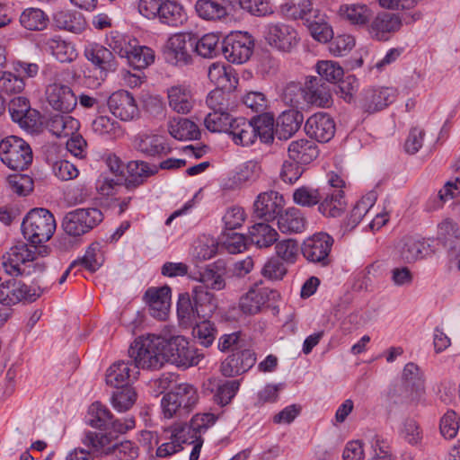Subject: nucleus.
Wrapping results in <instances>:
<instances>
[{
    "label": "nucleus",
    "mask_w": 460,
    "mask_h": 460,
    "mask_svg": "<svg viewBox=\"0 0 460 460\" xmlns=\"http://www.w3.org/2000/svg\"><path fill=\"white\" fill-rule=\"evenodd\" d=\"M2 266L11 276H31L45 270V263L37 258L36 247L18 242L2 256Z\"/></svg>",
    "instance_id": "obj_1"
},
{
    "label": "nucleus",
    "mask_w": 460,
    "mask_h": 460,
    "mask_svg": "<svg viewBox=\"0 0 460 460\" xmlns=\"http://www.w3.org/2000/svg\"><path fill=\"white\" fill-rule=\"evenodd\" d=\"M106 44L111 50L136 69H144L155 61V52L146 46L138 44L137 39L118 31H111L106 38Z\"/></svg>",
    "instance_id": "obj_2"
},
{
    "label": "nucleus",
    "mask_w": 460,
    "mask_h": 460,
    "mask_svg": "<svg viewBox=\"0 0 460 460\" xmlns=\"http://www.w3.org/2000/svg\"><path fill=\"white\" fill-rule=\"evenodd\" d=\"M164 344L165 339L148 333L137 337L128 353L138 368L159 369L165 363Z\"/></svg>",
    "instance_id": "obj_3"
},
{
    "label": "nucleus",
    "mask_w": 460,
    "mask_h": 460,
    "mask_svg": "<svg viewBox=\"0 0 460 460\" xmlns=\"http://www.w3.org/2000/svg\"><path fill=\"white\" fill-rule=\"evenodd\" d=\"M198 402V390L190 384H180L163 396L161 400L163 415L166 419L186 417Z\"/></svg>",
    "instance_id": "obj_4"
},
{
    "label": "nucleus",
    "mask_w": 460,
    "mask_h": 460,
    "mask_svg": "<svg viewBox=\"0 0 460 460\" xmlns=\"http://www.w3.org/2000/svg\"><path fill=\"white\" fill-rule=\"evenodd\" d=\"M56 230L54 216L46 208H33L23 218L22 233L33 245L49 241Z\"/></svg>",
    "instance_id": "obj_5"
},
{
    "label": "nucleus",
    "mask_w": 460,
    "mask_h": 460,
    "mask_svg": "<svg viewBox=\"0 0 460 460\" xmlns=\"http://www.w3.org/2000/svg\"><path fill=\"white\" fill-rule=\"evenodd\" d=\"M32 150L22 138L10 136L0 142V159L14 171H23L32 163Z\"/></svg>",
    "instance_id": "obj_6"
},
{
    "label": "nucleus",
    "mask_w": 460,
    "mask_h": 460,
    "mask_svg": "<svg viewBox=\"0 0 460 460\" xmlns=\"http://www.w3.org/2000/svg\"><path fill=\"white\" fill-rule=\"evenodd\" d=\"M165 362L177 367H190L196 366L203 358V354L191 346L183 336H174L165 340Z\"/></svg>",
    "instance_id": "obj_7"
},
{
    "label": "nucleus",
    "mask_w": 460,
    "mask_h": 460,
    "mask_svg": "<svg viewBox=\"0 0 460 460\" xmlns=\"http://www.w3.org/2000/svg\"><path fill=\"white\" fill-rule=\"evenodd\" d=\"M262 33L266 43L279 52L289 53L299 42L296 30L285 22H269L263 27Z\"/></svg>",
    "instance_id": "obj_8"
},
{
    "label": "nucleus",
    "mask_w": 460,
    "mask_h": 460,
    "mask_svg": "<svg viewBox=\"0 0 460 460\" xmlns=\"http://www.w3.org/2000/svg\"><path fill=\"white\" fill-rule=\"evenodd\" d=\"M103 219L98 208H78L67 213L62 222L64 231L71 236H80L98 226Z\"/></svg>",
    "instance_id": "obj_9"
},
{
    "label": "nucleus",
    "mask_w": 460,
    "mask_h": 460,
    "mask_svg": "<svg viewBox=\"0 0 460 460\" xmlns=\"http://www.w3.org/2000/svg\"><path fill=\"white\" fill-rule=\"evenodd\" d=\"M254 41L247 32H234L227 35L222 42V53L226 59L234 64L245 63L252 56Z\"/></svg>",
    "instance_id": "obj_10"
},
{
    "label": "nucleus",
    "mask_w": 460,
    "mask_h": 460,
    "mask_svg": "<svg viewBox=\"0 0 460 460\" xmlns=\"http://www.w3.org/2000/svg\"><path fill=\"white\" fill-rule=\"evenodd\" d=\"M333 243V238L327 233H315L304 240L301 252L308 261L327 266L331 263L330 252Z\"/></svg>",
    "instance_id": "obj_11"
},
{
    "label": "nucleus",
    "mask_w": 460,
    "mask_h": 460,
    "mask_svg": "<svg viewBox=\"0 0 460 460\" xmlns=\"http://www.w3.org/2000/svg\"><path fill=\"white\" fill-rule=\"evenodd\" d=\"M43 293V289L36 286H28L14 279L0 284V304L13 305L22 300L35 301Z\"/></svg>",
    "instance_id": "obj_12"
},
{
    "label": "nucleus",
    "mask_w": 460,
    "mask_h": 460,
    "mask_svg": "<svg viewBox=\"0 0 460 460\" xmlns=\"http://www.w3.org/2000/svg\"><path fill=\"white\" fill-rule=\"evenodd\" d=\"M193 48L194 39L190 34H173L168 39L165 45V59L174 66H186L191 61L190 51Z\"/></svg>",
    "instance_id": "obj_13"
},
{
    "label": "nucleus",
    "mask_w": 460,
    "mask_h": 460,
    "mask_svg": "<svg viewBox=\"0 0 460 460\" xmlns=\"http://www.w3.org/2000/svg\"><path fill=\"white\" fill-rule=\"evenodd\" d=\"M45 96L49 105L62 113H70L77 105V97L72 88L58 81L46 86Z\"/></svg>",
    "instance_id": "obj_14"
},
{
    "label": "nucleus",
    "mask_w": 460,
    "mask_h": 460,
    "mask_svg": "<svg viewBox=\"0 0 460 460\" xmlns=\"http://www.w3.org/2000/svg\"><path fill=\"white\" fill-rule=\"evenodd\" d=\"M397 90L393 87L368 88L362 92L359 107L367 113L379 111L394 102Z\"/></svg>",
    "instance_id": "obj_15"
},
{
    "label": "nucleus",
    "mask_w": 460,
    "mask_h": 460,
    "mask_svg": "<svg viewBox=\"0 0 460 460\" xmlns=\"http://www.w3.org/2000/svg\"><path fill=\"white\" fill-rule=\"evenodd\" d=\"M279 297V292L272 288H252L240 297L239 308L246 315L256 314L261 312L266 303L276 301Z\"/></svg>",
    "instance_id": "obj_16"
},
{
    "label": "nucleus",
    "mask_w": 460,
    "mask_h": 460,
    "mask_svg": "<svg viewBox=\"0 0 460 460\" xmlns=\"http://www.w3.org/2000/svg\"><path fill=\"white\" fill-rule=\"evenodd\" d=\"M368 27L371 37L376 40H388L402 27V17L394 13L381 12L373 16Z\"/></svg>",
    "instance_id": "obj_17"
},
{
    "label": "nucleus",
    "mask_w": 460,
    "mask_h": 460,
    "mask_svg": "<svg viewBox=\"0 0 460 460\" xmlns=\"http://www.w3.org/2000/svg\"><path fill=\"white\" fill-rule=\"evenodd\" d=\"M135 149L146 157L166 155L171 148L166 139L158 134L143 132L134 137Z\"/></svg>",
    "instance_id": "obj_18"
},
{
    "label": "nucleus",
    "mask_w": 460,
    "mask_h": 460,
    "mask_svg": "<svg viewBox=\"0 0 460 460\" xmlns=\"http://www.w3.org/2000/svg\"><path fill=\"white\" fill-rule=\"evenodd\" d=\"M335 129L334 120L324 112L310 116L305 125L306 134L322 143L330 141L334 137Z\"/></svg>",
    "instance_id": "obj_19"
},
{
    "label": "nucleus",
    "mask_w": 460,
    "mask_h": 460,
    "mask_svg": "<svg viewBox=\"0 0 460 460\" xmlns=\"http://www.w3.org/2000/svg\"><path fill=\"white\" fill-rule=\"evenodd\" d=\"M111 112L121 120L128 121L138 116V108L132 94L120 90L113 93L108 99Z\"/></svg>",
    "instance_id": "obj_20"
},
{
    "label": "nucleus",
    "mask_w": 460,
    "mask_h": 460,
    "mask_svg": "<svg viewBox=\"0 0 460 460\" xmlns=\"http://www.w3.org/2000/svg\"><path fill=\"white\" fill-rule=\"evenodd\" d=\"M283 207V196L274 190L259 194L253 204L255 216L265 220L274 219L280 214Z\"/></svg>",
    "instance_id": "obj_21"
},
{
    "label": "nucleus",
    "mask_w": 460,
    "mask_h": 460,
    "mask_svg": "<svg viewBox=\"0 0 460 460\" xmlns=\"http://www.w3.org/2000/svg\"><path fill=\"white\" fill-rule=\"evenodd\" d=\"M341 20L357 27L369 24L374 16L372 8L363 3L342 4L337 10Z\"/></svg>",
    "instance_id": "obj_22"
},
{
    "label": "nucleus",
    "mask_w": 460,
    "mask_h": 460,
    "mask_svg": "<svg viewBox=\"0 0 460 460\" xmlns=\"http://www.w3.org/2000/svg\"><path fill=\"white\" fill-rule=\"evenodd\" d=\"M138 373V367L134 362L117 361L107 369L106 383L118 388L127 386L137 379Z\"/></svg>",
    "instance_id": "obj_23"
},
{
    "label": "nucleus",
    "mask_w": 460,
    "mask_h": 460,
    "mask_svg": "<svg viewBox=\"0 0 460 460\" xmlns=\"http://www.w3.org/2000/svg\"><path fill=\"white\" fill-rule=\"evenodd\" d=\"M84 52L85 58L102 71L107 73L117 69V61L109 47L92 42L84 47Z\"/></svg>",
    "instance_id": "obj_24"
},
{
    "label": "nucleus",
    "mask_w": 460,
    "mask_h": 460,
    "mask_svg": "<svg viewBox=\"0 0 460 460\" xmlns=\"http://www.w3.org/2000/svg\"><path fill=\"white\" fill-rule=\"evenodd\" d=\"M171 288L168 286L148 288L145 298L149 305L150 314L158 319H164L171 306Z\"/></svg>",
    "instance_id": "obj_25"
},
{
    "label": "nucleus",
    "mask_w": 460,
    "mask_h": 460,
    "mask_svg": "<svg viewBox=\"0 0 460 460\" xmlns=\"http://www.w3.org/2000/svg\"><path fill=\"white\" fill-rule=\"evenodd\" d=\"M169 107L177 113H189L194 104V98L190 86L186 84L172 85L167 89Z\"/></svg>",
    "instance_id": "obj_26"
},
{
    "label": "nucleus",
    "mask_w": 460,
    "mask_h": 460,
    "mask_svg": "<svg viewBox=\"0 0 460 460\" xmlns=\"http://www.w3.org/2000/svg\"><path fill=\"white\" fill-rule=\"evenodd\" d=\"M12 119L22 128L31 129L36 125V111L31 109L30 102L23 96L13 98L8 107Z\"/></svg>",
    "instance_id": "obj_27"
},
{
    "label": "nucleus",
    "mask_w": 460,
    "mask_h": 460,
    "mask_svg": "<svg viewBox=\"0 0 460 460\" xmlns=\"http://www.w3.org/2000/svg\"><path fill=\"white\" fill-rule=\"evenodd\" d=\"M323 198L319 202V212L325 217H338L345 210L347 203L342 190L322 189Z\"/></svg>",
    "instance_id": "obj_28"
},
{
    "label": "nucleus",
    "mask_w": 460,
    "mask_h": 460,
    "mask_svg": "<svg viewBox=\"0 0 460 460\" xmlns=\"http://www.w3.org/2000/svg\"><path fill=\"white\" fill-rule=\"evenodd\" d=\"M399 252L403 261L411 263L424 259L429 252V245L421 238L406 236L401 241Z\"/></svg>",
    "instance_id": "obj_29"
},
{
    "label": "nucleus",
    "mask_w": 460,
    "mask_h": 460,
    "mask_svg": "<svg viewBox=\"0 0 460 460\" xmlns=\"http://www.w3.org/2000/svg\"><path fill=\"white\" fill-rule=\"evenodd\" d=\"M314 40L326 43L333 39V30L327 15L319 9L304 23Z\"/></svg>",
    "instance_id": "obj_30"
},
{
    "label": "nucleus",
    "mask_w": 460,
    "mask_h": 460,
    "mask_svg": "<svg viewBox=\"0 0 460 460\" xmlns=\"http://www.w3.org/2000/svg\"><path fill=\"white\" fill-rule=\"evenodd\" d=\"M304 92L305 101L313 105L325 108L332 102L329 85L317 77L305 84Z\"/></svg>",
    "instance_id": "obj_31"
},
{
    "label": "nucleus",
    "mask_w": 460,
    "mask_h": 460,
    "mask_svg": "<svg viewBox=\"0 0 460 460\" xmlns=\"http://www.w3.org/2000/svg\"><path fill=\"white\" fill-rule=\"evenodd\" d=\"M402 383L411 401L419 400L424 393V378L420 367L410 362L402 370Z\"/></svg>",
    "instance_id": "obj_32"
},
{
    "label": "nucleus",
    "mask_w": 460,
    "mask_h": 460,
    "mask_svg": "<svg viewBox=\"0 0 460 460\" xmlns=\"http://www.w3.org/2000/svg\"><path fill=\"white\" fill-rule=\"evenodd\" d=\"M208 76L217 88H223L227 91L234 89L238 84L234 69L231 66L224 63H213L209 66Z\"/></svg>",
    "instance_id": "obj_33"
},
{
    "label": "nucleus",
    "mask_w": 460,
    "mask_h": 460,
    "mask_svg": "<svg viewBox=\"0 0 460 460\" xmlns=\"http://www.w3.org/2000/svg\"><path fill=\"white\" fill-rule=\"evenodd\" d=\"M304 120L303 114L295 110L283 111L277 119L275 135L279 139L290 138Z\"/></svg>",
    "instance_id": "obj_34"
},
{
    "label": "nucleus",
    "mask_w": 460,
    "mask_h": 460,
    "mask_svg": "<svg viewBox=\"0 0 460 460\" xmlns=\"http://www.w3.org/2000/svg\"><path fill=\"white\" fill-rule=\"evenodd\" d=\"M47 128L58 138H69L80 128L79 121L69 115H53L47 121Z\"/></svg>",
    "instance_id": "obj_35"
},
{
    "label": "nucleus",
    "mask_w": 460,
    "mask_h": 460,
    "mask_svg": "<svg viewBox=\"0 0 460 460\" xmlns=\"http://www.w3.org/2000/svg\"><path fill=\"white\" fill-rule=\"evenodd\" d=\"M227 134L238 146H249L255 142L254 128L251 120L243 117L234 118Z\"/></svg>",
    "instance_id": "obj_36"
},
{
    "label": "nucleus",
    "mask_w": 460,
    "mask_h": 460,
    "mask_svg": "<svg viewBox=\"0 0 460 460\" xmlns=\"http://www.w3.org/2000/svg\"><path fill=\"white\" fill-rule=\"evenodd\" d=\"M157 19L162 24L179 27L187 21L183 6L176 1L163 0Z\"/></svg>",
    "instance_id": "obj_37"
},
{
    "label": "nucleus",
    "mask_w": 460,
    "mask_h": 460,
    "mask_svg": "<svg viewBox=\"0 0 460 460\" xmlns=\"http://www.w3.org/2000/svg\"><path fill=\"white\" fill-rule=\"evenodd\" d=\"M317 10L311 0H289L279 7V12L284 17L294 21L302 20L303 23Z\"/></svg>",
    "instance_id": "obj_38"
},
{
    "label": "nucleus",
    "mask_w": 460,
    "mask_h": 460,
    "mask_svg": "<svg viewBox=\"0 0 460 460\" xmlns=\"http://www.w3.org/2000/svg\"><path fill=\"white\" fill-rule=\"evenodd\" d=\"M191 297L196 306L197 314L202 319L212 316L217 308V301L215 295L204 288V286H195L191 291Z\"/></svg>",
    "instance_id": "obj_39"
},
{
    "label": "nucleus",
    "mask_w": 460,
    "mask_h": 460,
    "mask_svg": "<svg viewBox=\"0 0 460 460\" xmlns=\"http://www.w3.org/2000/svg\"><path fill=\"white\" fill-rule=\"evenodd\" d=\"M288 156L298 164H310L318 155L314 142L307 139L292 141L288 148Z\"/></svg>",
    "instance_id": "obj_40"
},
{
    "label": "nucleus",
    "mask_w": 460,
    "mask_h": 460,
    "mask_svg": "<svg viewBox=\"0 0 460 460\" xmlns=\"http://www.w3.org/2000/svg\"><path fill=\"white\" fill-rule=\"evenodd\" d=\"M170 135L178 140L198 139L200 136L199 127L187 118L175 117L168 122Z\"/></svg>",
    "instance_id": "obj_41"
},
{
    "label": "nucleus",
    "mask_w": 460,
    "mask_h": 460,
    "mask_svg": "<svg viewBox=\"0 0 460 460\" xmlns=\"http://www.w3.org/2000/svg\"><path fill=\"white\" fill-rule=\"evenodd\" d=\"M305 218L296 208H288L278 217V227L283 234H298L305 229Z\"/></svg>",
    "instance_id": "obj_42"
},
{
    "label": "nucleus",
    "mask_w": 460,
    "mask_h": 460,
    "mask_svg": "<svg viewBox=\"0 0 460 460\" xmlns=\"http://www.w3.org/2000/svg\"><path fill=\"white\" fill-rule=\"evenodd\" d=\"M55 25L61 29L74 33L82 32L86 26L84 16L71 10H58L53 15Z\"/></svg>",
    "instance_id": "obj_43"
},
{
    "label": "nucleus",
    "mask_w": 460,
    "mask_h": 460,
    "mask_svg": "<svg viewBox=\"0 0 460 460\" xmlns=\"http://www.w3.org/2000/svg\"><path fill=\"white\" fill-rule=\"evenodd\" d=\"M262 169L257 160H249L242 164L236 170L233 182L236 187L251 186L261 177Z\"/></svg>",
    "instance_id": "obj_44"
},
{
    "label": "nucleus",
    "mask_w": 460,
    "mask_h": 460,
    "mask_svg": "<svg viewBox=\"0 0 460 460\" xmlns=\"http://www.w3.org/2000/svg\"><path fill=\"white\" fill-rule=\"evenodd\" d=\"M249 237L257 247L267 248L277 242L279 234L270 225L258 223L250 228Z\"/></svg>",
    "instance_id": "obj_45"
},
{
    "label": "nucleus",
    "mask_w": 460,
    "mask_h": 460,
    "mask_svg": "<svg viewBox=\"0 0 460 460\" xmlns=\"http://www.w3.org/2000/svg\"><path fill=\"white\" fill-rule=\"evenodd\" d=\"M195 11L205 21H219L227 15L226 7L216 0H198Z\"/></svg>",
    "instance_id": "obj_46"
},
{
    "label": "nucleus",
    "mask_w": 460,
    "mask_h": 460,
    "mask_svg": "<svg viewBox=\"0 0 460 460\" xmlns=\"http://www.w3.org/2000/svg\"><path fill=\"white\" fill-rule=\"evenodd\" d=\"M46 48L57 60L62 63L71 62L76 58L75 47L59 37L49 39Z\"/></svg>",
    "instance_id": "obj_47"
},
{
    "label": "nucleus",
    "mask_w": 460,
    "mask_h": 460,
    "mask_svg": "<svg viewBox=\"0 0 460 460\" xmlns=\"http://www.w3.org/2000/svg\"><path fill=\"white\" fill-rule=\"evenodd\" d=\"M254 128L255 140L260 137L263 143H270L274 138V117L270 113H262L251 119Z\"/></svg>",
    "instance_id": "obj_48"
},
{
    "label": "nucleus",
    "mask_w": 460,
    "mask_h": 460,
    "mask_svg": "<svg viewBox=\"0 0 460 460\" xmlns=\"http://www.w3.org/2000/svg\"><path fill=\"white\" fill-rule=\"evenodd\" d=\"M196 306L191 296L189 294H181L177 302V315L181 324L191 325L202 317L197 314Z\"/></svg>",
    "instance_id": "obj_49"
},
{
    "label": "nucleus",
    "mask_w": 460,
    "mask_h": 460,
    "mask_svg": "<svg viewBox=\"0 0 460 460\" xmlns=\"http://www.w3.org/2000/svg\"><path fill=\"white\" fill-rule=\"evenodd\" d=\"M91 128L101 137H116L121 132L119 123L114 118L101 113L92 121Z\"/></svg>",
    "instance_id": "obj_50"
},
{
    "label": "nucleus",
    "mask_w": 460,
    "mask_h": 460,
    "mask_svg": "<svg viewBox=\"0 0 460 460\" xmlns=\"http://www.w3.org/2000/svg\"><path fill=\"white\" fill-rule=\"evenodd\" d=\"M233 119L230 111H211L206 116L204 125L211 132L227 133Z\"/></svg>",
    "instance_id": "obj_51"
},
{
    "label": "nucleus",
    "mask_w": 460,
    "mask_h": 460,
    "mask_svg": "<svg viewBox=\"0 0 460 460\" xmlns=\"http://www.w3.org/2000/svg\"><path fill=\"white\" fill-rule=\"evenodd\" d=\"M48 17L38 8H28L20 16L22 26L30 31H41L47 27Z\"/></svg>",
    "instance_id": "obj_52"
},
{
    "label": "nucleus",
    "mask_w": 460,
    "mask_h": 460,
    "mask_svg": "<svg viewBox=\"0 0 460 460\" xmlns=\"http://www.w3.org/2000/svg\"><path fill=\"white\" fill-rule=\"evenodd\" d=\"M111 419L112 414L101 402H95L89 407L87 422L93 428L108 429Z\"/></svg>",
    "instance_id": "obj_53"
},
{
    "label": "nucleus",
    "mask_w": 460,
    "mask_h": 460,
    "mask_svg": "<svg viewBox=\"0 0 460 460\" xmlns=\"http://www.w3.org/2000/svg\"><path fill=\"white\" fill-rule=\"evenodd\" d=\"M231 97L230 91L216 88L208 94L206 103L211 111H231L234 107Z\"/></svg>",
    "instance_id": "obj_54"
},
{
    "label": "nucleus",
    "mask_w": 460,
    "mask_h": 460,
    "mask_svg": "<svg viewBox=\"0 0 460 460\" xmlns=\"http://www.w3.org/2000/svg\"><path fill=\"white\" fill-rule=\"evenodd\" d=\"M83 444L90 450L92 453L98 454H111V445L110 438L102 433H97L94 431H87L85 432L83 439Z\"/></svg>",
    "instance_id": "obj_55"
},
{
    "label": "nucleus",
    "mask_w": 460,
    "mask_h": 460,
    "mask_svg": "<svg viewBox=\"0 0 460 460\" xmlns=\"http://www.w3.org/2000/svg\"><path fill=\"white\" fill-rule=\"evenodd\" d=\"M219 36L215 33H208L199 40H194V48L196 52L203 58H214L219 52L218 43Z\"/></svg>",
    "instance_id": "obj_56"
},
{
    "label": "nucleus",
    "mask_w": 460,
    "mask_h": 460,
    "mask_svg": "<svg viewBox=\"0 0 460 460\" xmlns=\"http://www.w3.org/2000/svg\"><path fill=\"white\" fill-rule=\"evenodd\" d=\"M119 387L121 389L112 394L111 404L116 411L122 412L133 406L137 400V393L129 385Z\"/></svg>",
    "instance_id": "obj_57"
},
{
    "label": "nucleus",
    "mask_w": 460,
    "mask_h": 460,
    "mask_svg": "<svg viewBox=\"0 0 460 460\" xmlns=\"http://www.w3.org/2000/svg\"><path fill=\"white\" fill-rule=\"evenodd\" d=\"M375 200V195L369 194L358 201L347 218V227L350 229L356 227L360 223L364 216L372 208Z\"/></svg>",
    "instance_id": "obj_58"
},
{
    "label": "nucleus",
    "mask_w": 460,
    "mask_h": 460,
    "mask_svg": "<svg viewBox=\"0 0 460 460\" xmlns=\"http://www.w3.org/2000/svg\"><path fill=\"white\" fill-rule=\"evenodd\" d=\"M316 71L321 76L320 79L332 84L340 82L344 75L343 68L337 62L332 60L318 61Z\"/></svg>",
    "instance_id": "obj_59"
},
{
    "label": "nucleus",
    "mask_w": 460,
    "mask_h": 460,
    "mask_svg": "<svg viewBox=\"0 0 460 460\" xmlns=\"http://www.w3.org/2000/svg\"><path fill=\"white\" fill-rule=\"evenodd\" d=\"M322 198V189H314L307 186L300 187L293 193L294 202L302 207H313L319 204Z\"/></svg>",
    "instance_id": "obj_60"
},
{
    "label": "nucleus",
    "mask_w": 460,
    "mask_h": 460,
    "mask_svg": "<svg viewBox=\"0 0 460 460\" xmlns=\"http://www.w3.org/2000/svg\"><path fill=\"white\" fill-rule=\"evenodd\" d=\"M77 266H82L90 272L96 271L103 263V254L99 244H92L86 250L84 257L78 261Z\"/></svg>",
    "instance_id": "obj_61"
},
{
    "label": "nucleus",
    "mask_w": 460,
    "mask_h": 460,
    "mask_svg": "<svg viewBox=\"0 0 460 460\" xmlns=\"http://www.w3.org/2000/svg\"><path fill=\"white\" fill-rule=\"evenodd\" d=\"M437 236L445 245H451L460 239V229L454 220L446 218L438 225Z\"/></svg>",
    "instance_id": "obj_62"
},
{
    "label": "nucleus",
    "mask_w": 460,
    "mask_h": 460,
    "mask_svg": "<svg viewBox=\"0 0 460 460\" xmlns=\"http://www.w3.org/2000/svg\"><path fill=\"white\" fill-rule=\"evenodd\" d=\"M460 194V179L456 178L454 181H447L445 185L439 190L436 199H434V204L430 208L431 209H438L443 207V205L455 199L457 195Z\"/></svg>",
    "instance_id": "obj_63"
},
{
    "label": "nucleus",
    "mask_w": 460,
    "mask_h": 460,
    "mask_svg": "<svg viewBox=\"0 0 460 460\" xmlns=\"http://www.w3.org/2000/svg\"><path fill=\"white\" fill-rule=\"evenodd\" d=\"M127 170L133 181L137 184L142 183L146 178L157 172L155 166L151 167L148 163L144 161H130L127 164Z\"/></svg>",
    "instance_id": "obj_64"
}]
</instances>
